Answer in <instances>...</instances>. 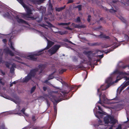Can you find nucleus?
I'll list each match as a JSON object with an SVG mask.
<instances>
[{
  "mask_svg": "<svg viewBox=\"0 0 129 129\" xmlns=\"http://www.w3.org/2000/svg\"><path fill=\"white\" fill-rule=\"evenodd\" d=\"M120 2L118 0H115L113 1L111 3V6L112 8L110 9H108L106 8H105V9L106 11H109L110 13H115L116 12L117 10L118 9V6Z\"/></svg>",
  "mask_w": 129,
  "mask_h": 129,
  "instance_id": "obj_1",
  "label": "nucleus"
},
{
  "mask_svg": "<svg viewBox=\"0 0 129 129\" xmlns=\"http://www.w3.org/2000/svg\"><path fill=\"white\" fill-rule=\"evenodd\" d=\"M26 14L23 13L22 18L26 20H29L30 19H31L32 20H34L35 19V17L30 15V14H32L31 10L29 7L26 8Z\"/></svg>",
  "mask_w": 129,
  "mask_h": 129,
  "instance_id": "obj_2",
  "label": "nucleus"
},
{
  "mask_svg": "<svg viewBox=\"0 0 129 129\" xmlns=\"http://www.w3.org/2000/svg\"><path fill=\"white\" fill-rule=\"evenodd\" d=\"M43 52V50H41L38 51L37 53L32 55H30L27 56V58L29 60L36 61L37 60V58L35 57L36 56H39L41 55Z\"/></svg>",
  "mask_w": 129,
  "mask_h": 129,
  "instance_id": "obj_3",
  "label": "nucleus"
},
{
  "mask_svg": "<svg viewBox=\"0 0 129 129\" xmlns=\"http://www.w3.org/2000/svg\"><path fill=\"white\" fill-rule=\"evenodd\" d=\"M60 47V45H55L52 48L49 49L48 51L51 55H52L56 53Z\"/></svg>",
  "mask_w": 129,
  "mask_h": 129,
  "instance_id": "obj_4",
  "label": "nucleus"
},
{
  "mask_svg": "<svg viewBox=\"0 0 129 129\" xmlns=\"http://www.w3.org/2000/svg\"><path fill=\"white\" fill-rule=\"evenodd\" d=\"M62 98V95L61 93L58 94L57 96L53 95L52 96L53 99L57 103L63 100Z\"/></svg>",
  "mask_w": 129,
  "mask_h": 129,
  "instance_id": "obj_5",
  "label": "nucleus"
},
{
  "mask_svg": "<svg viewBox=\"0 0 129 129\" xmlns=\"http://www.w3.org/2000/svg\"><path fill=\"white\" fill-rule=\"evenodd\" d=\"M107 85L106 87H105L104 85H101L100 88L98 89V93H99L100 91L101 90H105L107 89L111 85H112V83H107Z\"/></svg>",
  "mask_w": 129,
  "mask_h": 129,
  "instance_id": "obj_6",
  "label": "nucleus"
},
{
  "mask_svg": "<svg viewBox=\"0 0 129 129\" xmlns=\"http://www.w3.org/2000/svg\"><path fill=\"white\" fill-rule=\"evenodd\" d=\"M100 33H101V34L99 35H97L94 34H93L92 35L97 38H104L107 39H110V38L109 36H106V35L104 34L102 32H101Z\"/></svg>",
  "mask_w": 129,
  "mask_h": 129,
  "instance_id": "obj_7",
  "label": "nucleus"
},
{
  "mask_svg": "<svg viewBox=\"0 0 129 129\" xmlns=\"http://www.w3.org/2000/svg\"><path fill=\"white\" fill-rule=\"evenodd\" d=\"M39 69L38 68H36L31 70L30 73L28 74L32 78V77H34L36 73L38 71Z\"/></svg>",
  "mask_w": 129,
  "mask_h": 129,
  "instance_id": "obj_8",
  "label": "nucleus"
},
{
  "mask_svg": "<svg viewBox=\"0 0 129 129\" xmlns=\"http://www.w3.org/2000/svg\"><path fill=\"white\" fill-rule=\"evenodd\" d=\"M45 38L48 41L47 45L46 47L43 50V51L45 49L47 50L48 49L54 44V43L53 42L48 40L46 37H45Z\"/></svg>",
  "mask_w": 129,
  "mask_h": 129,
  "instance_id": "obj_9",
  "label": "nucleus"
},
{
  "mask_svg": "<svg viewBox=\"0 0 129 129\" xmlns=\"http://www.w3.org/2000/svg\"><path fill=\"white\" fill-rule=\"evenodd\" d=\"M39 69L40 70V71L39 72L38 74L41 75V74L43 73V71L44 70L46 67V66L44 64H41L38 65Z\"/></svg>",
  "mask_w": 129,
  "mask_h": 129,
  "instance_id": "obj_10",
  "label": "nucleus"
},
{
  "mask_svg": "<svg viewBox=\"0 0 129 129\" xmlns=\"http://www.w3.org/2000/svg\"><path fill=\"white\" fill-rule=\"evenodd\" d=\"M93 51H85L83 52V53L86 55L88 57L89 60L90 61L91 60L90 57V55L92 53Z\"/></svg>",
  "mask_w": 129,
  "mask_h": 129,
  "instance_id": "obj_11",
  "label": "nucleus"
},
{
  "mask_svg": "<svg viewBox=\"0 0 129 129\" xmlns=\"http://www.w3.org/2000/svg\"><path fill=\"white\" fill-rule=\"evenodd\" d=\"M120 45V44H119L118 45H114V46L113 48H112L109 49V50H107V51L105 52L104 51H101L102 53L104 52L105 53H106L107 54L108 53H109L110 52L113 51L114 49L116 48L117 47L119 46Z\"/></svg>",
  "mask_w": 129,
  "mask_h": 129,
  "instance_id": "obj_12",
  "label": "nucleus"
},
{
  "mask_svg": "<svg viewBox=\"0 0 129 129\" xmlns=\"http://www.w3.org/2000/svg\"><path fill=\"white\" fill-rule=\"evenodd\" d=\"M31 77L28 74L27 76L24 78H23L22 79V82H27L29 80L31 79Z\"/></svg>",
  "mask_w": 129,
  "mask_h": 129,
  "instance_id": "obj_13",
  "label": "nucleus"
},
{
  "mask_svg": "<svg viewBox=\"0 0 129 129\" xmlns=\"http://www.w3.org/2000/svg\"><path fill=\"white\" fill-rule=\"evenodd\" d=\"M4 51L7 54H9L11 56H13L14 55V53L8 48L4 49Z\"/></svg>",
  "mask_w": 129,
  "mask_h": 129,
  "instance_id": "obj_14",
  "label": "nucleus"
},
{
  "mask_svg": "<svg viewBox=\"0 0 129 129\" xmlns=\"http://www.w3.org/2000/svg\"><path fill=\"white\" fill-rule=\"evenodd\" d=\"M110 115L108 116L105 117L104 118V121L105 122V124H108L110 123V116H111Z\"/></svg>",
  "mask_w": 129,
  "mask_h": 129,
  "instance_id": "obj_15",
  "label": "nucleus"
},
{
  "mask_svg": "<svg viewBox=\"0 0 129 129\" xmlns=\"http://www.w3.org/2000/svg\"><path fill=\"white\" fill-rule=\"evenodd\" d=\"M16 18L17 19V21L18 23H24L25 24H27V22L22 19L19 18L18 16H17Z\"/></svg>",
  "mask_w": 129,
  "mask_h": 129,
  "instance_id": "obj_16",
  "label": "nucleus"
},
{
  "mask_svg": "<svg viewBox=\"0 0 129 129\" xmlns=\"http://www.w3.org/2000/svg\"><path fill=\"white\" fill-rule=\"evenodd\" d=\"M110 117V123L111 124H113V125L116 123V120L114 119L113 117L112 116Z\"/></svg>",
  "mask_w": 129,
  "mask_h": 129,
  "instance_id": "obj_17",
  "label": "nucleus"
},
{
  "mask_svg": "<svg viewBox=\"0 0 129 129\" xmlns=\"http://www.w3.org/2000/svg\"><path fill=\"white\" fill-rule=\"evenodd\" d=\"M66 5H64V6L61 7L55 8V10L56 11L60 12L62 10H64L66 8Z\"/></svg>",
  "mask_w": 129,
  "mask_h": 129,
  "instance_id": "obj_18",
  "label": "nucleus"
},
{
  "mask_svg": "<svg viewBox=\"0 0 129 129\" xmlns=\"http://www.w3.org/2000/svg\"><path fill=\"white\" fill-rule=\"evenodd\" d=\"M48 3V9L49 11H52L53 10L52 5L50 1H49Z\"/></svg>",
  "mask_w": 129,
  "mask_h": 129,
  "instance_id": "obj_19",
  "label": "nucleus"
},
{
  "mask_svg": "<svg viewBox=\"0 0 129 129\" xmlns=\"http://www.w3.org/2000/svg\"><path fill=\"white\" fill-rule=\"evenodd\" d=\"M101 43H88V44L91 46H97L100 45L101 44Z\"/></svg>",
  "mask_w": 129,
  "mask_h": 129,
  "instance_id": "obj_20",
  "label": "nucleus"
},
{
  "mask_svg": "<svg viewBox=\"0 0 129 129\" xmlns=\"http://www.w3.org/2000/svg\"><path fill=\"white\" fill-rule=\"evenodd\" d=\"M81 85H78V86L76 85H74L71 87V90H72L74 89H75L76 91L78 89V88L80 87L81 86Z\"/></svg>",
  "mask_w": 129,
  "mask_h": 129,
  "instance_id": "obj_21",
  "label": "nucleus"
},
{
  "mask_svg": "<svg viewBox=\"0 0 129 129\" xmlns=\"http://www.w3.org/2000/svg\"><path fill=\"white\" fill-rule=\"evenodd\" d=\"M72 26L75 28H80L82 27V26L80 25L79 24L78 25L74 23H72Z\"/></svg>",
  "mask_w": 129,
  "mask_h": 129,
  "instance_id": "obj_22",
  "label": "nucleus"
},
{
  "mask_svg": "<svg viewBox=\"0 0 129 129\" xmlns=\"http://www.w3.org/2000/svg\"><path fill=\"white\" fill-rule=\"evenodd\" d=\"M55 33L59 34L61 35H63L64 34H67L68 33V31H65L63 32L61 31H58L55 32Z\"/></svg>",
  "mask_w": 129,
  "mask_h": 129,
  "instance_id": "obj_23",
  "label": "nucleus"
},
{
  "mask_svg": "<svg viewBox=\"0 0 129 129\" xmlns=\"http://www.w3.org/2000/svg\"><path fill=\"white\" fill-rule=\"evenodd\" d=\"M112 78L111 77H110L106 80L105 82L106 83H112Z\"/></svg>",
  "mask_w": 129,
  "mask_h": 129,
  "instance_id": "obj_24",
  "label": "nucleus"
},
{
  "mask_svg": "<svg viewBox=\"0 0 129 129\" xmlns=\"http://www.w3.org/2000/svg\"><path fill=\"white\" fill-rule=\"evenodd\" d=\"M102 93L100 91L99 92V93H98V92L97 93V94L99 95V100L98 102V103H99L101 104H102V103L101 102V95H102Z\"/></svg>",
  "mask_w": 129,
  "mask_h": 129,
  "instance_id": "obj_25",
  "label": "nucleus"
},
{
  "mask_svg": "<svg viewBox=\"0 0 129 129\" xmlns=\"http://www.w3.org/2000/svg\"><path fill=\"white\" fill-rule=\"evenodd\" d=\"M54 72H53L52 73L49 75L48 78V80L52 79L54 77L53 76V75L54 74Z\"/></svg>",
  "mask_w": 129,
  "mask_h": 129,
  "instance_id": "obj_26",
  "label": "nucleus"
},
{
  "mask_svg": "<svg viewBox=\"0 0 129 129\" xmlns=\"http://www.w3.org/2000/svg\"><path fill=\"white\" fill-rule=\"evenodd\" d=\"M103 90H101L100 91V92L102 93V95H101V97L103 100L104 99H105L106 98V97L105 95L104 94H103V93L102 92V91Z\"/></svg>",
  "mask_w": 129,
  "mask_h": 129,
  "instance_id": "obj_27",
  "label": "nucleus"
},
{
  "mask_svg": "<svg viewBox=\"0 0 129 129\" xmlns=\"http://www.w3.org/2000/svg\"><path fill=\"white\" fill-rule=\"evenodd\" d=\"M120 19L124 23H125L126 25L127 24H126V23H127L126 21L124 19V18L123 17H120Z\"/></svg>",
  "mask_w": 129,
  "mask_h": 129,
  "instance_id": "obj_28",
  "label": "nucleus"
},
{
  "mask_svg": "<svg viewBox=\"0 0 129 129\" xmlns=\"http://www.w3.org/2000/svg\"><path fill=\"white\" fill-rule=\"evenodd\" d=\"M75 8H78V11H80L82 10V5H80L76 6L75 7Z\"/></svg>",
  "mask_w": 129,
  "mask_h": 129,
  "instance_id": "obj_29",
  "label": "nucleus"
},
{
  "mask_svg": "<svg viewBox=\"0 0 129 129\" xmlns=\"http://www.w3.org/2000/svg\"><path fill=\"white\" fill-rule=\"evenodd\" d=\"M72 59L74 62H77L78 61V58L76 56H73L72 57Z\"/></svg>",
  "mask_w": 129,
  "mask_h": 129,
  "instance_id": "obj_30",
  "label": "nucleus"
},
{
  "mask_svg": "<svg viewBox=\"0 0 129 129\" xmlns=\"http://www.w3.org/2000/svg\"><path fill=\"white\" fill-rule=\"evenodd\" d=\"M67 70L66 69H62L60 70L59 72V73L60 74H62L64 72L66 71Z\"/></svg>",
  "mask_w": 129,
  "mask_h": 129,
  "instance_id": "obj_31",
  "label": "nucleus"
},
{
  "mask_svg": "<svg viewBox=\"0 0 129 129\" xmlns=\"http://www.w3.org/2000/svg\"><path fill=\"white\" fill-rule=\"evenodd\" d=\"M2 49H0V56H1V57L0 58V62H1L2 61V56L3 55V54L1 55L2 52Z\"/></svg>",
  "mask_w": 129,
  "mask_h": 129,
  "instance_id": "obj_32",
  "label": "nucleus"
},
{
  "mask_svg": "<svg viewBox=\"0 0 129 129\" xmlns=\"http://www.w3.org/2000/svg\"><path fill=\"white\" fill-rule=\"evenodd\" d=\"M2 49H0V56H1V57L0 58V62H1L2 61V56L3 55V54L1 55L2 52Z\"/></svg>",
  "mask_w": 129,
  "mask_h": 129,
  "instance_id": "obj_33",
  "label": "nucleus"
},
{
  "mask_svg": "<svg viewBox=\"0 0 129 129\" xmlns=\"http://www.w3.org/2000/svg\"><path fill=\"white\" fill-rule=\"evenodd\" d=\"M36 88V87L35 86H34L31 89V93H32L34 92Z\"/></svg>",
  "mask_w": 129,
  "mask_h": 129,
  "instance_id": "obj_34",
  "label": "nucleus"
},
{
  "mask_svg": "<svg viewBox=\"0 0 129 129\" xmlns=\"http://www.w3.org/2000/svg\"><path fill=\"white\" fill-rule=\"evenodd\" d=\"M103 100V102L104 103H107L109 102L107 98H106L105 99H104Z\"/></svg>",
  "mask_w": 129,
  "mask_h": 129,
  "instance_id": "obj_35",
  "label": "nucleus"
},
{
  "mask_svg": "<svg viewBox=\"0 0 129 129\" xmlns=\"http://www.w3.org/2000/svg\"><path fill=\"white\" fill-rule=\"evenodd\" d=\"M122 68L124 69L126 68H128V69H129V64L128 65H125L123 66H122L121 67Z\"/></svg>",
  "mask_w": 129,
  "mask_h": 129,
  "instance_id": "obj_36",
  "label": "nucleus"
},
{
  "mask_svg": "<svg viewBox=\"0 0 129 129\" xmlns=\"http://www.w3.org/2000/svg\"><path fill=\"white\" fill-rule=\"evenodd\" d=\"M10 65V63H9L8 62H7L6 63L5 65L6 66V67L8 68H9Z\"/></svg>",
  "mask_w": 129,
  "mask_h": 129,
  "instance_id": "obj_37",
  "label": "nucleus"
},
{
  "mask_svg": "<svg viewBox=\"0 0 129 129\" xmlns=\"http://www.w3.org/2000/svg\"><path fill=\"white\" fill-rule=\"evenodd\" d=\"M78 68L81 69H83L84 67L81 64H80L78 65L77 67Z\"/></svg>",
  "mask_w": 129,
  "mask_h": 129,
  "instance_id": "obj_38",
  "label": "nucleus"
},
{
  "mask_svg": "<svg viewBox=\"0 0 129 129\" xmlns=\"http://www.w3.org/2000/svg\"><path fill=\"white\" fill-rule=\"evenodd\" d=\"M47 23L50 27H55L54 26L52 25L49 22H47Z\"/></svg>",
  "mask_w": 129,
  "mask_h": 129,
  "instance_id": "obj_39",
  "label": "nucleus"
},
{
  "mask_svg": "<svg viewBox=\"0 0 129 129\" xmlns=\"http://www.w3.org/2000/svg\"><path fill=\"white\" fill-rule=\"evenodd\" d=\"M10 47L14 51H15V49L13 47V46L12 43V42H11V45H10Z\"/></svg>",
  "mask_w": 129,
  "mask_h": 129,
  "instance_id": "obj_40",
  "label": "nucleus"
},
{
  "mask_svg": "<svg viewBox=\"0 0 129 129\" xmlns=\"http://www.w3.org/2000/svg\"><path fill=\"white\" fill-rule=\"evenodd\" d=\"M126 87V86L124 84L120 88V90L122 91L123 89H124V88H125Z\"/></svg>",
  "mask_w": 129,
  "mask_h": 129,
  "instance_id": "obj_41",
  "label": "nucleus"
},
{
  "mask_svg": "<svg viewBox=\"0 0 129 129\" xmlns=\"http://www.w3.org/2000/svg\"><path fill=\"white\" fill-rule=\"evenodd\" d=\"M14 68H10V72L11 73H13L14 70Z\"/></svg>",
  "mask_w": 129,
  "mask_h": 129,
  "instance_id": "obj_42",
  "label": "nucleus"
},
{
  "mask_svg": "<svg viewBox=\"0 0 129 129\" xmlns=\"http://www.w3.org/2000/svg\"><path fill=\"white\" fill-rule=\"evenodd\" d=\"M46 101L47 103V106L48 107H49L50 106V104L48 100L47 99L46 100Z\"/></svg>",
  "mask_w": 129,
  "mask_h": 129,
  "instance_id": "obj_43",
  "label": "nucleus"
},
{
  "mask_svg": "<svg viewBox=\"0 0 129 129\" xmlns=\"http://www.w3.org/2000/svg\"><path fill=\"white\" fill-rule=\"evenodd\" d=\"M80 18L79 17H78L76 19V22H80Z\"/></svg>",
  "mask_w": 129,
  "mask_h": 129,
  "instance_id": "obj_44",
  "label": "nucleus"
},
{
  "mask_svg": "<svg viewBox=\"0 0 129 129\" xmlns=\"http://www.w3.org/2000/svg\"><path fill=\"white\" fill-rule=\"evenodd\" d=\"M91 16L90 15H89L88 16V18L87 19V20L88 22H89L90 21V18Z\"/></svg>",
  "mask_w": 129,
  "mask_h": 129,
  "instance_id": "obj_45",
  "label": "nucleus"
},
{
  "mask_svg": "<svg viewBox=\"0 0 129 129\" xmlns=\"http://www.w3.org/2000/svg\"><path fill=\"white\" fill-rule=\"evenodd\" d=\"M20 4L22 5L24 3L23 2V0H17Z\"/></svg>",
  "mask_w": 129,
  "mask_h": 129,
  "instance_id": "obj_46",
  "label": "nucleus"
},
{
  "mask_svg": "<svg viewBox=\"0 0 129 129\" xmlns=\"http://www.w3.org/2000/svg\"><path fill=\"white\" fill-rule=\"evenodd\" d=\"M45 0H38V2L40 4H41L43 3Z\"/></svg>",
  "mask_w": 129,
  "mask_h": 129,
  "instance_id": "obj_47",
  "label": "nucleus"
},
{
  "mask_svg": "<svg viewBox=\"0 0 129 129\" xmlns=\"http://www.w3.org/2000/svg\"><path fill=\"white\" fill-rule=\"evenodd\" d=\"M59 25H66L65 23H61L58 24Z\"/></svg>",
  "mask_w": 129,
  "mask_h": 129,
  "instance_id": "obj_48",
  "label": "nucleus"
},
{
  "mask_svg": "<svg viewBox=\"0 0 129 129\" xmlns=\"http://www.w3.org/2000/svg\"><path fill=\"white\" fill-rule=\"evenodd\" d=\"M25 108H23L21 110V112L23 114H25Z\"/></svg>",
  "mask_w": 129,
  "mask_h": 129,
  "instance_id": "obj_49",
  "label": "nucleus"
},
{
  "mask_svg": "<svg viewBox=\"0 0 129 129\" xmlns=\"http://www.w3.org/2000/svg\"><path fill=\"white\" fill-rule=\"evenodd\" d=\"M124 84L126 86L129 85V80L126 82Z\"/></svg>",
  "mask_w": 129,
  "mask_h": 129,
  "instance_id": "obj_50",
  "label": "nucleus"
},
{
  "mask_svg": "<svg viewBox=\"0 0 129 129\" xmlns=\"http://www.w3.org/2000/svg\"><path fill=\"white\" fill-rule=\"evenodd\" d=\"M116 129H122L121 126V125H119Z\"/></svg>",
  "mask_w": 129,
  "mask_h": 129,
  "instance_id": "obj_51",
  "label": "nucleus"
},
{
  "mask_svg": "<svg viewBox=\"0 0 129 129\" xmlns=\"http://www.w3.org/2000/svg\"><path fill=\"white\" fill-rule=\"evenodd\" d=\"M9 15H10V14L8 13H7V14H5L4 16L5 17H8Z\"/></svg>",
  "mask_w": 129,
  "mask_h": 129,
  "instance_id": "obj_52",
  "label": "nucleus"
},
{
  "mask_svg": "<svg viewBox=\"0 0 129 129\" xmlns=\"http://www.w3.org/2000/svg\"><path fill=\"white\" fill-rule=\"evenodd\" d=\"M35 117L34 116H33L32 117V119L34 121H35L36 120V119H35Z\"/></svg>",
  "mask_w": 129,
  "mask_h": 129,
  "instance_id": "obj_53",
  "label": "nucleus"
},
{
  "mask_svg": "<svg viewBox=\"0 0 129 129\" xmlns=\"http://www.w3.org/2000/svg\"><path fill=\"white\" fill-rule=\"evenodd\" d=\"M73 0H68V1L67 2V4L72 3L73 2Z\"/></svg>",
  "mask_w": 129,
  "mask_h": 129,
  "instance_id": "obj_54",
  "label": "nucleus"
},
{
  "mask_svg": "<svg viewBox=\"0 0 129 129\" xmlns=\"http://www.w3.org/2000/svg\"><path fill=\"white\" fill-rule=\"evenodd\" d=\"M16 64L15 63H13L12 64L11 68H16Z\"/></svg>",
  "mask_w": 129,
  "mask_h": 129,
  "instance_id": "obj_55",
  "label": "nucleus"
},
{
  "mask_svg": "<svg viewBox=\"0 0 129 129\" xmlns=\"http://www.w3.org/2000/svg\"><path fill=\"white\" fill-rule=\"evenodd\" d=\"M65 28L67 29H68L70 30H72V28L68 27H65Z\"/></svg>",
  "mask_w": 129,
  "mask_h": 129,
  "instance_id": "obj_56",
  "label": "nucleus"
},
{
  "mask_svg": "<svg viewBox=\"0 0 129 129\" xmlns=\"http://www.w3.org/2000/svg\"><path fill=\"white\" fill-rule=\"evenodd\" d=\"M0 71L1 73L3 74V75H5V73L3 72L2 70H0Z\"/></svg>",
  "mask_w": 129,
  "mask_h": 129,
  "instance_id": "obj_57",
  "label": "nucleus"
},
{
  "mask_svg": "<svg viewBox=\"0 0 129 129\" xmlns=\"http://www.w3.org/2000/svg\"><path fill=\"white\" fill-rule=\"evenodd\" d=\"M97 106L98 107L99 110L100 111H102V110L100 106L98 105Z\"/></svg>",
  "mask_w": 129,
  "mask_h": 129,
  "instance_id": "obj_58",
  "label": "nucleus"
},
{
  "mask_svg": "<svg viewBox=\"0 0 129 129\" xmlns=\"http://www.w3.org/2000/svg\"><path fill=\"white\" fill-rule=\"evenodd\" d=\"M3 42L5 43L7 42V40L6 39H3L2 40Z\"/></svg>",
  "mask_w": 129,
  "mask_h": 129,
  "instance_id": "obj_59",
  "label": "nucleus"
},
{
  "mask_svg": "<svg viewBox=\"0 0 129 129\" xmlns=\"http://www.w3.org/2000/svg\"><path fill=\"white\" fill-rule=\"evenodd\" d=\"M54 111L56 112V111H57V109L56 106H54Z\"/></svg>",
  "mask_w": 129,
  "mask_h": 129,
  "instance_id": "obj_60",
  "label": "nucleus"
},
{
  "mask_svg": "<svg viewBox=\"0 0 129 129\" xmlns=\"http://www.w3.org/2000/svg\"><path fill=\"white\" fill-rule=\"evenodd\" d=\"M47 89V88L46 87H43V89L44 91H45L46 90V89Z\"/></svg>",
  "mask_w": 129,
  "mask_h": 129,
  "instance_id": "obj_61",
  "label": "nucleus"
},
{
  "mask_svg": "<svg viewBox=\"0 0 129 129\" xmlns=\"http://www.w3.org/2000/svg\"><path fill=\"white\" fill-rule=\"evenodd\" d=\"M15 58H16L18 60H20L21 59L18 56H16L15 57Z\"/></svg>",
  "mask_w": 129,
  "mask_h": 129,
  "instance_id": "obj_62",
  "label": "nucleus"
},
{
  "mask_svg": "<svg viewBox=\"0 0 129 129\" xmlns=\"http://www.w3.org/2000/svg\"><path fill=\"white\" fill-rule=\"evenodd\" d=\"M98 56L99 57L101 58H102L104 57V55H103L102 54L101 55H99Z\"/></svg>",
  "mask_w": 129,
  "mask_h": 129,
  "instance_id": "obj_63",
  "label": "nucleus"
},
{
  "mask_svg": "<svg viewBox=\"0 0 129 129\" xmlns=\"http://www.w3.org/2000/svg\"><path fill=\"white\" fill-rule=\"evenodd\" d=\"M126 3L129 6V0H128L127 1Z\"/></svg>",
  "mask_w": 129,
  "mask_h": 129,
  "instance_id": "obj_64",
  "label": "nucleus"
}]
</instances>
